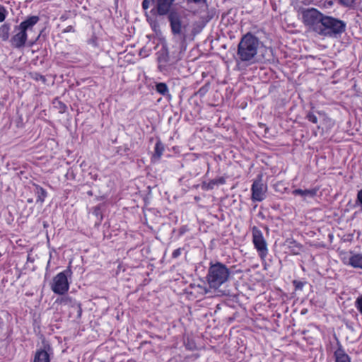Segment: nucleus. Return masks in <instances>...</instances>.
<instances>
[{"mask_svg": "<svg viewBox=\"0 0 362 362\" xmlns=\"http://www.w3.org/2000/svg\"><path fill=\"white\" fill-rule=\"evenodd\" d=\"M262 45V42L252 33L243 35L238 45L237 62L247 66L258 62V51Z\"/></svg>", "mask_w": 362, "mask_h": 362, "instance_id": "1", "label": "nucleus"}, {"mask_svg": "<svg viewBox=\"0 0 362 362\" xmlns=\"http://www.w3.org/2000/svg\"><path fill=\"white\" fill-rule=\"evenodd\" d=\"M40 18L37 16L28 17L14 28V35L11 39V44L16 48L23 47L28 36L34 33V26L38 23Z\"/></svg>", "mask_w": 362, "mask_h": 362, "instance_id": "2", "label": "nucleus"}, {"mask_svg": "<svg viewBox=\"0 0 362 362\" xmlns=\"http://www.w3.org/2000/svg\"><path fill=\"white\" fill-rule=\"evenodd\" d=\"M346 23L333 16L325 15L317 34L327 37L338 38L346 31Z\"/></svg>", "mask_w": 362, "mask_h": 362, "instance_id": "3", "label": "nucleus"}, {"mask_svg": "<svg viewBox=\"0 0 362 362\" xmlns=\"http://www.w3.org/2000/svg\"><path fill=\"white\" fill-rule=\"evenodd\" d=\"M230 274L229 269L224 264L211 263L206 275V281L210 288L217 289L228 280Z\"/></svg>", "mask_w": 362, "mask_h": 362, "instance_id": "4", "label": "nucleus"}, {"mask_svg": "<svg viewBox=\"0 0 362 362\" xmlns=\"http://www.w3.org/2000/svg\"><path fill=\"white\" fill-rule=\"evenodd\" d=\"M298 13L303 24L317 33L325 14L315 8H300Z\"/></svg>", "mask_w": 362, "mask_h": 362, "instance_id": "5", "label": "nucleus"}, {"mask_svg": "<svg viewBox=\"0 0 362 362\" xmlns=\"http://www.w3.org/2000/svg\"><path fill=\"white\" fill-rule=\"evenodd\" d=\"M142 7L146 10L148 22L152 29L157 33L158 29V0H144Z\"/></svg>", "mask_w": 362, "mask_h": 362, "instance_id": "6", "label": "nucleus"}, {"mask_svg": "<svg viewBox=\"0 0 362 362\" xmlns=\"http://www.w3.org/2000/svg\"><path fill=\"white\" fill-rule=\"evenodd\" d=\"M252 243L256 249L259 257L262 260H264L268 255L267 243L263 236L262 232L257 227L252 228Z\"/></svg>", "mask_w": 362, "mask_h": 362, "instance_id": "7", "label": "nucleus"}, {"mask_svg": "<svg viewBox=\"0 0 362 362\" xmlns=\"http://www.w3.org/2000/svg\"><path fill=\"white\" fill-rule=\"evenodd\" d=\"M168 14L172 33L174 35H185V25L181 21V15L175 9H172Z\"/></svg>", "mask_w": 362, "mask_h": 362, "instance_id": "8", "label": "nucleus"}, {"mask_svg": "<svg viewBox=\"0 0 362 362\" xmlns=\"http://www.w3.org/2000/svg\"><path fill=\"white\" fill-rule=\"evenodd\" d=\"M51 288L54 293L59 295L64 294L68 291L69 284L65 272H60L54 277Z\"/></svg>", "mask_w": 362, "mask_h": 362, "instance_id": "9", "label": "nucleus"}, {"mask_svg": "<svg viewBox=\"0 0 362 362\" xmlns=\"http://www.w3.org/2000/svg\"><path fill=\"white\" fill-rule=\"evenodd\" d=\"M267 190V187L262 182L261 177L255 180L251 187L252 200L253 202H262L265 199Z\"/></svg>", "mask_w": 362, "mask_h": 362, "instance_id": "10", "label": "nucleus"}, {"mask_svg": "<svg viewBox=\"0 0 362 362\" xmlns=\"http://www.w3.org/2000/svg\"><path fill=\"white\" fill-rule=\"evenodd\" d=\"M53 354L52 348L49 344H44L42 348L37 349L33 362H50V357Z\"/></svg>", "mask_w": 362, "mask_h": 362, "instance_id": "11", "label": "nucleus"}, {"mask_svg": "<svg viewBox=\"0 0 362 362\" xmlns=\"http://www.w3.org/2000/svg\"><path fill=\"white\" fill-rule=\"evenodd\" d=\"M337 345L338 348L334 351L335 362H351L349 356L346 354L339 341H337Z\"/></svg>", "mask_w": 362, "mask_h": 362, "instance_id": "12", "label": "nucleus"}, {"mask_svg": "<svg viewBox=\"0 0 362 362\" xmlns=\"http://www.w3.org/2000/svg\"><path fill=\"white\" fill-rule=\"evenodd\" d=\"M319 187H314L308 189H296L292 192V194L293 195L301 196L305 199L306 197L314 198L317 195Z\"/></svg>", "mask_w": 362, "mask_h": 362, "instance_id": "13", "label": "nucleus"}, {"mask_svg": "<svg viewBox=\"0 0 362 362\" xmlns=\"http://www.w3.org/2000/svg\"><path fill=\"white\" fill-rule=\"evenodd\" d=\"M175 0H160V16L170 11V7Z\"/></svg>", "mask_w": 362, "mask_h": 362, "instance_id": "14", "label": "nucleus"}, {"mask_svg": "<svg viewBox=\"0 0 362 362\" xmlns=\"http://www.w3.org/2000/svg\"><path fill=\"white\" fill-rule=\"evenodd\" d=\"M349 264L354 268L362 269V255L356 254L349 258Z\"/></svg>", "mask_w": 362, "mask_h": 362, "instance_id": "15", "label": "nucleus"}, {"mask_svg": "<svg viewBox=\"0 0 362 362\" xmlns=\"http://www.w3.org/2000/svg\"><path fill=\"white\" fill-rule=\"evenodd\" d=\"M10 26L8 24H3L0 26V38L6 41L9 38Z\"/></svg>", "mask_w": 362, "mask_h": 362, "instance_id": "16", "label": "nucleus"}, {"mask_svg": "<svg viewBox=\"0 0 362 362\" xmlns=\"http://www.w3.org/2000/svg\"><path fill=\"white\" fill-rule=\"evenodd\" d=\"M161 53H160V63L165 62L170 63L171 62L170 57L168 54V51L167 49L166 45L165 44L162 45Z\"/></svg>", "mask_w": 362, "mask_h": 362, "instance_id": "17", "label": "nucleus"}, {"mask_svg": "<svg viewBox=\"0 0 362 362\" xmlns=\"http://www.w3.org/2000/svg\"><path fill=\"white\" fill-rule=\"evenodd\" d=\"M160 95L164 96L168 102L171 100V95L170 94L168 86L165 83H160Z\"/></svg>", "mask_w": 362, "mask_h": 362, "instance_id": "18", "label": "nucleus"}, {"mask_svg": "<svg viewBox=\"0 0 362 362\" xmlns=\"http://www.w3.org/2000/svg\"><path fill=\"white\" fill-rule=\"evenodd\" d=\"M289 248L291 250V252L293 255L299 254L300 251L302 249V245L298 243L295 240H292L289 243Z\"/></svg>", "mask_w": 362, "mask_h": 362, "instance_id": "19", "label": "nucleus"}, {"mask_svg": "<svg viewBox=\"0 0 362 362\" xmlns=\"http://www.w3.org/2000/svg\"><path fill=\"white\" fill-rule=\"evenodd\" d=\"M37 202L41 204L45 202L47 197V192L41 187H37Z\"/></svg>", "mask_w": 362, "mask_h": 362, "instance_id": "20", "label": "nucleus"}, {"mask_svg": "<svg viewBox=\"0 0 362 362\" xmlns=\"http://www.w3.org/2000/svg\"><path fill=\"white\" fill-rule=\"evenodd\" d=\"M209 86L210 85L209 83H206L198 90L197 94L199 95L200 96H204L209 91Z\"/></svg>", "mask_w": 362, "mask_h": 362, "instance_id": "21", "label": "nucleus"}, {"mask_svg": "<svg viewBox=\"0 0 362 362\" xmlns=\"http://www.w3.org/2000/svg\"><path fill=\"white\" fill-rule=\"evenodd\" d=\"M355 307L358 311L362 315V295L359 296L355 301Z\"/></svg>", "mask_w": 362, "mask_h": 362, "instance_id": "22", "label": "nucleus"}, {"mask_svg": "<svg viewBox=\"0 0 362 362\" xmlns=\"http://www.w3.org/2000/svg\"><path fill=\"white\" fill-rule=\"evenodd\" d=\"M305 117L308 120L313 122V124L317 123V118L316 115H315L312 112H308Z\"/></svg>", "mask_w": 362, "mask_h": 362, "instance_id": "23", "label": "nucleus"}, {"mask_svg": "<svg viewBox=\"0 0 362 362\" xmlns=\"http://www.w3.org/2000/svg\"><path fill=\"white\" fill-rule=\"evenodd\" d=\"M293 285L294 286L296 290H302L305 285V282L293 280Z\"/></svg>", "mask_w": 362, "mask_h": 362, "instance_id": "24", "label": "nucleus"}, {"mask_svg": "<svg viewBox=\"0 0 362 362\" xmlns=\"http://www.w3.org/2000/svg\"><path fill=\"white\" fill-rule=\"evenodd\" d=\"M6 13L7 12L6 8L4 6H0V23L3 22L5 20Z\"/></svg>", "mask_w": 362, "mask_h": 362, "instance_id": "25", "label": "nucleus"}, {"mask_svg": "<svg viewBox=\"0 0 362 362\" xmlns=\"http://www.w3.org/2000/svg\"><path fill=\"white\" fill-rule=\"evenodd\" d=\"M339 2L340 4L345 6H351L354 1V0H339Z\"/></svg>", "mask_w": 362, "mask_h": 362, "instance_id": "26", "label": "nucleus"}, {"mask_svg": "<svg viewBox=\"0 0 362 362\" xmlns=\"http://www.w3.org/2000/svg\"><path fill=\"white\" fill-rule=\"evenodd\" d=\"M265 52H266V54L268 55V57H266V56L264 54H262V58L267 61H269L270 60V57L272 55V50L271 48H266L265 49Z\"/></svg>", "mask_w": 362, "mask_h": 362, "instance_id": "27", "label": "nucleus"}, {"mask_svg": "<svg viewBox=\"0 0 362 362\" xmlns=\"http://www.w3.org/2000/svg\"><path fill=\"white\" fill-rule=\"evenodd\" d=\"M181 252H182L181 248L176 249L173 251V252L172 254V257L173 258H177L181 255Z\"/></svg>", "mask_w": 362, "mask_h": 362, "instance_id": "28", "label": "nucleus"}, {"mask_svg": "<svg viewBox=\"0 0 362 362\" xmlns=\"http://www.w3.org/2000/svg\"><path fill=\"white\" fill-rule=\"evenodd\" d=\"M357 201L362 205V189L357 193Z\"/></svg>", "mask_w": 362, "mask_h": 362, "instance_id": "29", "label": "nucleus"}, {"mask_svg": "<svg viewBox=\"0 0 362 362\" xmlns=\"http://www.w3.org/2000/svg\"><path fill=\"white\" fill-rule=\"evenodd\" d=\"M217 184H218V181L216 180H213L209 182V185L211 188H212L214 185H217Z\"/></svg>", "mask_w": 362, "mask_h": 362, "instance_id": "30", "label": "nucleus"}, {"mask_svg": "<svg viewBox=\"0 0 362 362\" xmlns=\"http://www.w3.org/2000/svg\"><path fill=\"white\" fill-rule=\"evenodd\" d=\"M155 152H156V154L158 153V141L156 142L155 144Z\"/></svg>", "mask_w": 362, "mask_h": 362, "instance_id": "31", "label": "nucleus"}, {"mask_svg": "<svg viewBox=\"0 0 362 362\" xmlns=\"http://www.w3.org/2000/svg\"><path fill=\"white\" fill-rule=\"evenodd\" d=\"M218 181V184H223L225 182V180L223 177L216 180Z\"/></svg>", "mask_w": 362, "mask_h": 362, "instance_id": "32", "label": "nucleus"}, {"mask_svg": "<svg viewBox=\"0 0 362 362\" xmlns=\"http://www.w3.org/2000/svg\"><path fill=\"white\" fill-rule=\"evenodd\" d=\"M206 0H193L194 3H201L204 2Z\"/></svg>", "mask_w": 362, "mask_h": 362, "instance_id": "33", "label": "nucleus"}, {"mask_svg": "<svg viewBox=\"0 0 362 362\" xmlns=\"http://www.w3.org/2000/svg\"><path fill=\"white\" fill-rule=\"evenodd\" d=\"M163 150V147H162V148L160 147V151H159L160 156L161 155Z\"/></svg>", "mask_w": 362, "mask_h": 362, "instance_id": "34", "label": "nucleus"}, {"mask_svg": "<svg viewBox=\"0 0 362 362\" xmlns=\"http://www.w3.org/2000/svg\"><path fill=\"white\" fill-rule=\"evenodd\" d=\"M155 87H156V90L158 91V83H156Z\"/></svg>", "mask_w": 362, "mask_h": 362, "instance_id": "35", "label": "nucleus"}]
</instances>
